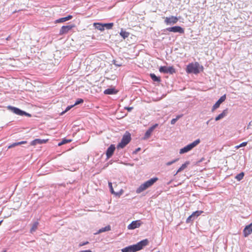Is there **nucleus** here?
Returning <instances> with one entry per match:
<instances>
[{
  "label": "nucleus",
  "instance_id": "obj_10",
  "mask_svg": "<svg viewBox=\"0 0 252 252\" xmlns=\"http://www.w3.org/2000/svg\"><path fill=\"white\" fill-rule=\"evenodd\" d=\"M166 31L173 32H178L180 33H184V29L180 26H174L172 27H169L166 28Z\"/></svg>",
  "mask_w": 252,
  "mask_h": 252
},
{
  "label": "nucleus",
  "instance_id": "obj_38",
  "mask_svg": "<svg viewBox=\"0 0 252 252\" xmlns=\"http://www.w3.org/2000/svg\"><path fill=\"white\" fill-rule=\"evenodd\" d=\"M247 142H244L240 144L239 147H244V146H246L247 145Z\"/></svg>",
  "mask_w": 252,
  "mask_h": 252
},
{
  "label": "nucleus",
  "instance_id": "obj_41",
  "mask_svg": "<svg viewBox=\"0 0 252 252\" xmlns=\"http://www.w3.org/2000/svg\"><path fill=\"white\" fill-rule=\"evenodd\" d=\"M79 252H92L90 250H88L81 251H80Z\"/></svg>",
  "mask_w": 252,
  "mask_h": 252
},
{
  "label": "nucleus",
  "instance_id": "obj_6",
  "mask_svg": "<svg viewBox=\"0 0 252 252\" xmlns=\"http://www.w3.org/2000/svg\"><path fill=\"white\" fill-rule=\"evenodd\" d=\"M7 108L9 110H11L12 112H13L14 113H15L17 115H18L20 116L26 115V116H28L29 117L31 116V115L30 114L27 113V112H26L23 110H21V109H20L18 108L15 107L13 106H8L7 107Z\"/></svg>",
  "mask_w": 252,
  "mask_h": 252
},
{
  "label": "nucleus",
  "instance_id": "obj_21",
  "mask_svg": "<svg viewBox=\"0 0 252 252\" xmlns=\"http://www.w3.org/2000/svg\"><path fill=\"white\" fill-rule=\"evenodd\" d=\"M72 16L68 15L65 17L60 18L56 20L57 23H63L72 19Z\"/></svg>",
  "mask_w": 252,
  "mask_h": 252
},
{
  "label": "nucleus",
  "instance_id": "obj_28",
  "mask_svg": "<svg viewBox=\"0 0 252 252\" xmlns=\"http://www.w3.org/2000/svg\"><path fill=\"white\" fill-rule=\"evenodd\" d=\"M220 105V103L219 102V101H217L215 104L213 106L212 108L211 109V111L213 112H214L216 109L218 108Z\"/></svg>",
  "mask_w": 252,
  "mask_h": 252
},
{
  "label": "nucleus",
  "instance_id": "obj_4",
  "mask_svg": "<svg viewBox=\"0 0 252 252\" xmlns=\"http://www.w3.org/2000/svg\"><path fill=\"white\" fill-rule=\"evenodd\" d=\"M200 142V140L199 139H197L192 143L187 145L184 147L183 148H182L180 150L179 153L180 154H183L186 153L188 152L189 151L192 150L194 147L196 146L198 144H199Z\"/></svg>",
  "mask_w": 252,
  "mask_h": 252
},
{
  "label": "nucleus",
  "instance_id": "obj_24",
  "mask_svg": "<svg viewBox=\"0 0 252 252\" xmlns=\"http://www.w3.org/2000/svg\"><path fill=\"white\" fill-rule=\"evenodd\" d=\"M38 224H39V223L37 221H36L33 223V224H32V225L30 229V233H33L36 230V229H37Z\"/></svg>",
  "mask_w": 252,
  "mask_h": 252
},
{
  "label": "nucleus",
  "instance_id": "obj_11",
  "mask_svg": "<svg viewBox=\"0 0 252 252\" xmlns=\"http://www.w3.org/2000/svg\"><path fill=\"white\" fill-rule=\"evenodd\" d=\"M142 224V222L140 220H136L132 221L128 226L127 228L129 230L134 229L135 228L139 227Z\"/></svg>",
  "mask_w": 252,
  "mask_h": 252
},
{
  "label": "nucleus",
  "instance_id": "obj_42",
  "mask_svg": "<svg viewBox=\"0 0 252 252\" xmlns=\"http://www.w3.org/2000/svg\"><path fill=\"white\" fill-rule=\"evenodd\" d=\"M239 146H240V145H237V146H235V148L236 149H239V148H240L241 147H239Z\"/></svg>",
  "mask_w": 252,
  "mask_h": 252
},
{
  "label": "nucleus",
  "instance_id": "obj_36",
  "mask_svg": "<svg viewBox=\"0 0 252 252\" xmlns=\"http://www.w3.org/2000/svg\"><path fill=\"white\" fill-rule=\"evenodd\" d=\"M74 106V105H70V106H67V107L66 108L65 110L64 111H63V112L62 113V114H63L65 113V112H66L67 111H68V110H70L71 108H72Z\"/></svg>",
  "mask_w": 252,
  "mask_h": 252
},
{
  "label": "nucleus",
  "instance_id": "obj_27",
  "mask_svg": "<svg viewBox=\"0 0 252 252\" xmlns=\"http://www.w3.org/2000/svg\"><path fill=\"white\" fill-rule=\"evenodd\" d=\"M244 173L243 172H241L240 173L237 174L236 177H235V179L237 180V181H241L244 177Z\"/></svg>",
  "mask_w": 252,
  "mask_h": 252
},
{
  "label": "nucleus",
  "instance_id": "obj_22",
  "mask_svg": "<svg viewBox=\"0 0 252 252\" xmlns=\"http://www.w3.org/2000/svg\"><path fill=\"white\" fill-rule=\"evenodd\" d=\"M94 26L95 27V29L100 31H103L104 30L103 24H101L100 23H94Z\"/></svg>",
  "mask_w": 252,
  "mask_h": 252
},
{
  "label": "nucleus",
  "instance_id": "obj_18",
  "mask_svg": "<svg viewBox=\"0 0 252 252\" xmlns=\"http://www.w3.org/2000/svg\"><path fill=\"white\" fill-rule=\"evenodd\" d=\"M189 161H187L185 163L183 164L182 166L178 169L176 173L174 174V175H176L178 173L181 172L182 171L185 169L187 166L189 165Z\"/></svg>",
  "mask_w": 252,
  "mask_h": 252
},
{
  "label": "nucleus",
  "instance_id": "obj_37",
  "mask_svg": "<svg viewBox=\"0 0 252 252\" xmlns=\"http://www.w3.org/2000/svg\"><path fill=\"white\" fill-rule=\"evenodd\" d=\"M88 244H89V242H88V241H86L85 242H83V243H81L79 244V246L81 247V246L86 245H87Z\"/></svg>",
  "mask_w": 252,
  "mask_h": 252
},
{
  "label": "nucleus",
  "instance_id": "obj_13",
  "mask_svg": "<svg viewBox=\"0 0 252 252\" xmlns=\"http://www.w3.org/2000/svg\"><path fill=\"white\" fill-rule=\"evenodd\" d=\"M178 21V18L176 17L172 16L169 17H166L165 20V23L166 25H173L176 24Z\"/></svg>",
  "mask_w": 252,
  "mask_h": 252
},
{
  "label": "nucleus",
  "instance_id": "obj_15",
  "mask_svg": "<svg viewBox=\"0 0 252 252\" xmlns=\"http://www.w3.org/2000/svg\"><path fill=\"white\" fill-rule=\"evenodd\" d=\"M115 150V146L114 145H111L107 149L106 152V155L107 157V158L108 159L112 157L113 155L114 151Z\"/></svg>",
  "mask_w": 252,
  "mask_h": 252
},
{
  "label": "nucleus",
  "instance_id": "obj_29",
  "mask_svg": "<svg viewBox=\"0 0 252 252\" xmlns=\"http://www.w3.org/2000/svg\"><path fill=\"white\" fill-rule=\"evenodd\" d=\"M113 23H105L103 24V27L104 28H106L107 29H111L113 26Z\"/></svg>",
  "mask_w": 252,
  "mask_h": 252
},
{
  "label": "nucleus",
  "instance_id": "obj_17",
  "mask_svg": "<svg viewBox=\"0 0 252 252\" xmlns=\"http://www.w3.org/2000/svg\"><path fill=\"white\" fill-rule=\"evenodd\" d=\"M228 113V110L227 109H224L221 113L219 114L217 117L215 118V120L216 121H218L220 119H222L224 117H225Z\"/></svg>",
  "mask_w": 252,
  "mask_h": 252
},
{
  "label": "nucleus",
  "instance_id": "obj_5",
  "mask_svg": "<svg viewBox=\"0 0 252 252\" xmlns=\"http://www.w3.org/2000/svg\"><path fill=\"white\" fill-rule=\"evenodd\" d=\"M131 140V135L129 133L124 135L121 142L117 145V148H124Z\"/></svg>",
  "mask_w": 252,
  "mask_h": 252
},
{
  "label": "nucleus",
  "instance_id": "obj_3",
  "mask_svg": "<svg viewBox=\"0 0 252 252\" xmlns=\"http://www.w3.org/2000/svg\"><path fill=\"white\" fill-rule=\"evenodd\" d=\"M158 180V178L157 177H155L151 178L150 180L144 182L136 189V193H140L143 191L144 190L147 189L149 188L152 186L154 184V183H155Z\"/></svg>",
  "mask_w": 252,
  "mask_h": 252
},
{
  "label": "nucleus",
  "instance_id": "obj_19",
  "mask_svg": "<svg viewBox=\"0 0 252 252\" xmlns=\"http://www.w3.org/2000/svg\"><path fill=\"white\" fill-rule=\"evenodd\" d=\"M111 230V227L110 225H107L104 227H102L100 229H99L98 231L97 232H95L94 233V235H97V234H98L99 233H102V232H106V231H110Z\"/></svg>",
  "mask_w": 252,
  "mask_h": 252
},
{
  "label": "nucleus",
  "instance_id": "obj_16",
  "mask_svg": "<svg viewBox=\"0 0 252 252\" xmlns=\"http://www.w3.org/2000/svg\"><path fill=\"white\" fill-rule=\"evenodd\" d=\"M47 141L48 139H36L31 142V145H36L37 144H41L45 143Z\"/></svg>",
  "mask_w": 252,
  "mask_h": 252
},
{
  "label": "nucleus",
  "instance_id": "obj_31",
  "mask_svg": "<svg viewBox=\"0 0 252 252\" xmlns=\"http://www.w3.org/2000/svg\"><path fill=\"white\" fill-rule=\"evenodd\" d=\"M71 141V140L70 139H63L61 142L59 143H58V146H61L63 144H66V143H69Z\"/></svg>",
  "mask_w": 252,
  "mask_h": 252
},
{
  "label": "nucleus",
  "instance_id": "obj_20",
  "mask_svg": "<svg viewBox=\"0 0 252 252\" xmlns=\"http://www.w3.org/2000/svg\"><path fill=\"white\" fill-rule=\"evenodd\" d=\"M117 93V91L114 88H109L104 91V94H114Z\"/></svg>",
  "mask_w": 252,
  "mask_h": 252
},
{
  "label": "nucleus",
  "instance_id": "obj_35",
  "mask_svg": "<svg viewBox=\"0 0 252 252\" xmlns=\"http://www.w3.org/2000/svg\"><path fill=\"white\" fill-rule=\"evenodd\" d=\"M84 102V100L83 99H81V98H79L78 99L76 102H75V103L73 104L75 105H78V104H79L80 103H82L83 102Z\"/></svg>",
  "mask_w": 252,
  "mask_h": 252
},
{
  "label": "nucleus",
  "instance_id": "obj_14",
  "mask_svg": "<svg viewBox=\"0 0 252 252\" xmlns=\"http://www.w3.org/2000/svg\"><path fill=\"white\" fill-rule=\"evenodd\" d=\"M252 233V222L247 225L243 230V235L244 237H248Z\"/></svg>",
  "mask_w": 252,
  "mask_h": 252
},
{
  "label": "nucleus",
  "instance_id": "obj_7",
  "mask_svg": "<svg viewBox=\"0 0 252 252\" xmlns=\"http://www.w3.org/2000/svg\"><path fill=\"white\" fill-rule=\"evenodd\" d=\"M159 71L161 73H169L170 74H173L176 72L175 69L173 66L167 67L165 66H160Z\"/></svg>",
  "mask_w": 252,
  "mask_h": 252
},
{
  "label": "nucleus",
  "instance_id": "obj_43",
  "mask_svg": "<svg viewBox=\"0 0 252 252\" xmlns=\"http://www.w3.org/2000/svg\"><path fill=\"white\" fill-rule=\"evenodd\" d=\"M210 120H210L206 122V124H207V125H208V124H209V122L210 121Z\"/></svg>",
  "mask_w": 252,
  "mask_h": 252
},
{
  "label": "nucleus",
  "instance_id": "obj_26",
  "mask_svg": "<svg viewBox=\"0 0 252 252\" xmlns=\"http://www.w3.org/2000/svg\"><path fill=\"white\" fill-rule=\"evenodd\" d=\"M120 35H121L122 37H123L124 39H125L129 36V33L126 31L121 30L120 32Z\"/></svg>",
  "mask_w": 252,
  "mask_h": 252
},
{
  "label": "nucleus",
  "instance_id": "obj_30",
  "mask_svg": "<svg viewBox=\"0 0 252 252\" xmlns=\"http://www.w3.org/2000/svg\"><path fill=\"white\" fill-rule=\"evenodd\" d=\"M182 115H178L176 118L173 119L171 121V125H174L176 122L178 120H179L180 118L182 117Z\"/></svg>",
  "mask_w": 252,
  "mask_h": 252
},
{
  "label": "nucleus",
  "instance_id": "obj_9",
  "mask_svg": "<svg viewBox=\"0 0 252 252\" xmlns=\"http://www.w3.org/2000/svg\"><path fill=\"white\" fill-rule=\"evenodd\" d=\"M74 27V25H73L63 26L60 30L59 34L61 35L66 34Z\"/></svg>",
  "mask_w": 252,
  "mask_h": 252
},
{
  "label": "nucleus",
  "instance_id": "obj_44",
  "mask_svg": "<svg viewBox=\"0 0 252 252\" xmlns=\"http://www.w3.org/2000/svg\"><path fill=\"white\" fill-rule=\"evenodd\" d=\"M2 222V220L0 221V225L1 224Z\"/></svg>",
  "mask_w": 252,
  "mask_h": 252
},
{
  "label": "nucleus",
  "instance_id": "obj_34",
  "mask_svg": "<svg viewBox=\"0 0 252 252\" xmlns=\"http://www.w3.org/2000/svg\"><path fill=\"white\" fill-rule=\"evenodd\" d=\"M226 99V95L224 94L222 96H221L219 99L218 100L220 103H221L223 102Z\"/></svg>",
  "mask_w": 252,
  "mask_h": 252
},
{
  "label": "nucleus",
  "instance_id": "obj_40",
  "mask_svg": "<svg viewBox=\"0 0 252 252\" xmlns=\"http://www.w3.org/2000/svg\"><path fill=\"white\" fill-rule=\"evenodd\" d=\"M140 150H141L140 148H138L133 152V154H136Z\"/></svg>",
  "mask_w": 252,
  "mask_h": 252
},
{
  "label": "nucleus",
  "instance_id": "obj_33",
  "mask_svg": "<svg viewBox=\"0 0 252 252\" xmlns=\"http://www.w3.org/2000/svg\"><path fill=\"white\" fill-rule=\"evenodd\" d=\"M178 160H179V158H176L175 159L172 160V161L166 162V165L167 166H170V165H172V164L177 162Z\"/></svg>",
  "mask_w": 252,
  "mask_h": 252
},
{
  "label": "nucleus",
  "instance_id": "obj_23",
  "mask_svg": "<svg viewBox=\"0 0 252 252\" xmlns=\"http://www.w3.org/2000/svg\"><path fill=\"white\" fill-rule=\"evenodd\" d=\"M26 143H27V141H21V142H15V143H13L12 144L9 145L8 146V149H10V148L15 147V146L20 145L23 144H26Z\"/></svg>",
  "mask_w": 252,
  "mask_h": 252
},
{
  "label": "nucleus",
  "instance_id": "obj_25",
  "mask_svg": "<svg viewBox=\"0 0 252 252\" xmlns=\"http://www.w3.org/2000/svg\"><path fill=\"white\" fill-rule=\"evenodd\" d=\"M150 75L154 81L157 82H160L161 81L160 78L157 76L154 73H151Z\"/></svg>",
  "mask_w": 252,
  "mask_h": 252
},
{
  "label": "nucleus",
  "instance_id": "obj_32",
  "mask_svg": "<svg viewBox=\"0 0 252 252\" xmlns=\"http://www.w3.org/2000/svg\"><path fill=\"white\" fill-rule=\"evenodd\" d=\"M108 186H109V188L110 189V192H111V193L112 194H116L115 193V192L114 191V189L113 188V187H112V184L111 182H109L108 183Z\"/></svg>",
  "mask_w": 252,
  "mask_h": 252
},
{
  "label": "nucleus",
  "instance_id": "obj_39",
  "mask_svg": "<svg viewBox=\"0 0 252 252\" xmlns=\"http://www.w3.org/2000/svg\"><path fill=\"white\" fill-rule=\"evenodd\" d=\"M125 108L127 110V111H130L133 109V107H126Z\"/></svg>",
  "mask_w": 252,
  "mask_h": 252
},
{
  "label": "nucleus",
  "instance_id": "obj_1",
  "mask_svg": "<svg viewBox=\"0 0 252 252\" xmlns=\"http://www.w3.org/2000/svg\"><path fill=\"white\" fill-rule=\"evenodd\" d=\"M148 244L147 239L143 240L136 244L132 245L124 248L121 250L122 252H136L143 249V248L147 246Z\"/></svg>",
  "mask_w": 252,
  "mask_h": 252
},
{
  "label": "nucleus",
  "instance_id": "obj_12",
  "mask_svg": "<svg viewBox=\"0 0 252 252\" xmlns=\"http://www.w3.org/2000/svg\"><path fill=\"white\" fill-rule=\"evenodd\" d=\"M158 126V124H156L151 127H150L145 132L144 136L143 139L144 140H146L148 139L151 136L152 133L154 131V130Z\"/></svg>",
  "mask_w": 252,
  "mask_h": 252
},
{
  "label": "nucleus",
  "instance_id": "obj_2",
  "mask_svg": "<svg viewBox=\"0 0 252 252\" xmlns=\"http://www.w3.org/2000/svg\"><path fill=\"white\" fill-rule=\"evenodd\" d=\"M200 68L202 70L203 67L202 66H200L198 62L191 63L187 66L186 71L188 73L197 74L200 72Z\"/></svg>",
  "mask_w": 252,
  "mask_h": 252
},
{
  "label": "nucleus",
  "instance_id": "obj_8",
  "mask_svg": "<svg viewBox=\"0 0 252 252\" xmlns=\"http://www.w3.org/2000/svg\"><path fill=\"white\" fill-rule=\"evenodd\" d=\"M203 212L202 211H196L192 213L187 219L186 222L189 223L199 216Z\"/></svg>",
  "mask_w": 252,
  "mask_h": 252
}]
</instances>
